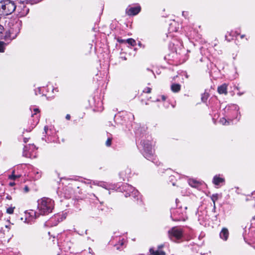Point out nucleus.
<instances>
[{
	"label": "nucleus",
	"instance_id": "9b49d317",
	"mask_svg": "<svg viewBox=\"0 0 255 255\" xmlns=\"http://www.w3.org/2000/svg\"><path fill=\"white\" fill-rule=\"evenodd\" d=\"M25 213L28 214L29 216L32 218H36L37 217L36 212L33 210H30L29 212L27 211L25 212Z\"/></svg>",
	"mask_w": 255,
	"mask_h": 255
},
{
	"label": "nucleus",
	"instance_id": "f03ea898",
	"mask_svg": "<svg viewBox=\"0 0 255 255\" xmlns=\"http://www.w3.org/2000/svg\"><path fill=\"white\" fill-rule=\"evenodd\" d=\"M16 5L13 1L4 0L0 1V15H7L15 9Z\"/></svg>",
	"mask_w": 255,
	"mask_h": 255
},
{
	"label": "nucleus",
	"instance_id": "f8f14e48",
	"mask_svg": "<svg viewBox=\"0 0 255 255\" xmlns=\"http://www.w3.org/2000/svg\"><path fill=\"white\" fill-rule=\"evenodd\" d=\"M127 42L131 46H135L136 45L135 41L132 38H128L126 40Z\"/></svg>",
	"mask_w": 255,
	"mask_h": 255
},
{
	"label": "nucleus",
	"instance_id": "423d86ee",
	"mask_svg": "<svg viewBox=\"0 0 255 255\" xmlns=\"http://www.w3.org/2000/svg\"><path fill=\"white\" fill-rule=\"evenodd\" d=\"M228 230L226 228H223L220 233V238L224 241H227L229 237Z\"/></svg>",
	"mask_w": 255,
	"mask_h": 255
},
{
	"label": "nucleus",
	"instance_id": "a211bd4d",
	"mask_svg": "<svg viewBox=\"0 0 255 255\" xmlns=\"http://www.w3.org/2000/svg\"><path fill=\"white\" fill-rule=\"evenodd\" d=\"M4 42H0V52H4Z\"/></svg>",
	"mask_w": 255,
	"mask_h": 255
},
{
	"label": "nucleus",
	"instance_id": "39448f33",
	"mask_svg": "<svg viewBox=\"0 0 255 255\" xmlns=\"http://www.w3.org/2000/svg\"><path fill=\"white\" fill-rule=\"evenodd\" d=\"M140 11V7L136 6L130 7L127 10V13L129 15H134L137 14Z\"/></svg>",
	"mask_w": 255,
	"mask_h": 255
},
{
	"label": "nucleus",
	"instance_id": "412c9836",
	"mask_svg": "<svg viewBox=\"0 0 255 255\" xmlns=\"http://www.w3.org/2000/svg\"><path fill=\"white\" fill-rule=\"evenodd\" d=\"M34 112H35L34 114H36L37 113H39V110L38 109H35L34 110Z\"/></svg>",
	"mask_w": 255,
	"mask_h": 255
},
{
	"label": "nucleus",
	"instance_id": "cd10ccee",
	"mask_svg": "<svg viewBox=\"0 0 255 255\" xmlns=\"http://www.w3.org/2000/svg\"><path fill=\"white\" fill-rule=\"evenodd\" d=\"M162 246H159V248H162Z\"/></svg>",
	"mask_w": 255,
	"mask_h": 255
},
{
	"label": "nucleus",
	"instance_id": "2eb2a0df",
	"mask_svg": "<svg viewBox=\"0 0 255 255\" xmlns=\"http://www.w3.org/2000/svg\"><path fill=\"white\" fill-rule=\"evenodd\" d=\"M197 182L193 180H189V184L192 187H195Z\"/></svg>",
	"mask_w": 255,
	"mask_h": 255
},
{
	"label": "nucleus",
	"instance_id": "9d476101",
	"mask_svg": "<svg viewBox=\"0 0 255 255\" xmlns=\"http://www.w3.org/2000/svg\"><path fill=\"white\" fill-rule=\"evenodd\" d=\"M224 182V179L222 178L215 176L213 178V183L215 185H219L220 183Z\"/></svg>",
	"mask_w": 255,
	"mask_h": 255
},
{
	"label": "nucleus",
	"instance_id": "aec40b11",
	"mask_svg": "<svg viewBox=\"0 0 255 255\" xmlns=\"http://www.w3.org/2000/svg\"><path fill=\"white\" fill-rule=\"evenodd\" d=\"M144 92L147 93H150L151 92V89L150 88H146Z\"/></svg>",
	"mask_w": 255,
	"mask_h": 255
},
{
	"label": "nucleus",
	"instance_id": "393cba45",
	"mask_svg": "<svg viewBox=\"0 0 255 255\" xmlns=\"http://www.w3.org/2000/svg\"><path fill=\"white\" fill-rule=\"evenodd\" d=\"M24 190H25L26 192H28V191L29 189H28V187H27V186H25V187H24Z\"/></svg>",
	"mask_w": 255,
	"mask_h": 255
},
{
	"label": "nucleus",
	"instance_id": "4468645a",
	"mask_svg": "<svg viewBox=\"0 0 255 255\" xmlns=\"http://www.w3.org/2000/svg\"><path fill=\"white\" fill-rule=\"evenodd\" d=\"M20 175H15L14 174V171L12 172V174L9 176V178L12 180H15L16 178H18Z\"/></svg>",
	"mask_w": 255,
	"mask_h": 255
},
{
	"label": "nucleus",
	"instance_id": "dca6fc26",
	"mask_svg": "<svg viewBox=\"0 0 255 255\" xmlns=\"http://www.w3.org/2000/svg\"><path fill=\"white\" fill-rule=\"evenodd\" d=\"M14 207H9L6 209V213L11 214L13 213Z\"/></svg>",
	"mask_w": 255,
	"mask_h": 255
},
{
	"label": "nucleus",
	"instance_id": "bb28decb",
	"mask_svg": "<svg viewBox=\"0 0 255 255\" xmlns=\"http://www.w3.org/2000/svg\"><path fill=\"white\" fill-rule=\"evenodd\" d=\"M243 37H244V35H242V36H241V38H243Z\"/></svg>",
	"mask_w": 255,
	"mask_h": 255
},
{
	"label": "nucleus",
	"instance_id": "7ed1b4c3",
	"mask_svg": "<svg viewBox=\"0 0 255 255\" xmlns=\"http://www.w3.org/2000/svg\"><path fill=\"white\" fill-rule=\"evenodd\" d=\"M168 234L169 238L171 240H173V238L176 240H179L182 237L183 231L180 228L177 227H174L168 231Z\"/></svg>",
	"mask_w": 255,
	"mask_h": 255
},
{
	"label": "nucleus",
	"instance_id": "0eeeda50",
	"mask_svg": "<svg viewBox=\"0 0 255 255\" xmlns=\"http://www.w3.org/2000/svg\"><path fill=\"white\" fill-rule=\"evenodd\" d=\"M227 87L228 85L226 84H224L221 86L218 87V92L220 94H227Z\"/></svg>",
	"mask_w": 255,
	"mask_h": 255
},
{
	"label": "nucleus",
	"instance_id": "a878e982",
	"mask_svg": "<svg viewBox=\"0 0 255 255\" xmlns=\"http://www.w3.org/2000/svg\"><path fill=\"white\" fill-rule=\"evenodd\" d=\"M47 129H48V128H47V127H44V130H45V131H46V130H47Z\"/></svg>",
	"mask_w": 255,
	"mask_h": 255
},
{
	"label": "nucleus",
	"instance_id": "f257e3e1",
	"mask_svg": "<svg viewBox=\"0 0 255 255\" xmlns=\"http://www.w3.org/2000/svg\"><path fill=\"white\" fill-rule=\"evenodd\" d=\"M53 201L48 198H43L38 201V208L40 214H47L52 212L53 208Z\"/></svg>",
	"mask_w": 255,
	"mask_h": 255
},
{
	"label": "nucleus",
	"instance_id": "6ab92c4d",
	"mask_svg": "<svg viewBox=\"0 0 255 255\" xmlns=\"http://www.w3.org/2000/svg\"><path fill=\"white\" fill-rule=\"evenodd\" d=\"M111 143H112L111 139L108 138L106 142V144L107 146H110L111 145Z\"/></svg>",
	"mask_w": 255,
	"mask_h": 255
},
{
	"label": "nucleus",
	"instance_id": "f3484780",
	"mask_svg": "<svg viewBox=\"0 0 255 255\" xmlns=\"http://www.w3.org/2000/svg\"><path fill=\"white\" fill-rule=\"evenodd\" d=\"M220 122L223 125H227V123H229L228 122H227V121L226 120V119L224 118L220 119Z\"/></svg>",
	"mask_w": 255,
	"mask_h": 255
},
{
	"label": "nucleus",
	"instance_id": "20e7f679",
	"mask_svg": "<svg viewBox=\"0 0 255 255\" xmlns=\"http://www.w3.org/2000/svg\"><path fill=\"white\" fill-rule=\"evenodd\" d=\"M142 144L144 150L146 153V157H148L149 156L152 155L153 151L150 142L149 141H144Z\"/></svg>",
	"mask_w": 255,
	"mask_h": 255
},
{
	"label": "nucleus",
	"instance_id": "4be33fe9",
	"mask_svg": "<svg viewBox=\"0 0 255 255\" xmlns=\"http://www.w3.org/2000/svg\"><path fill=\"white\" fill-rule=\"evenodd\" d=\"M66 119L68 120H69L70 119V115L69 114H67L66 116Z\"/></svg>",
	"mask_w": 255,
	"mask_h": 255
},
{
	"label": "nucleus",
	"instance_id": "6e6552de",
	"mask_svg": "<svg viewBox=\"0 0 255 255\" xmlns=\"http://www.w3.org/2000/svg\"><path fill=\"white\" fill-rule=\"evenodd\" d=\"M149 252L152 255H165V253L160 250L154 251L153 249H150Z\"/></svg>",
	"mask_w": 255,
	"mask_h": 255
},
{
	"label": "nucleus",
	"instance_id": "1a4fd4ad",
	"mask_svg": "<svg viewBox=\"0 0 255 255\" xmlns=\"http://www.w3.org/2000/svg\"><path fill=\"white\" fill-rule=\"evenodd\" d=\"M171 89L173 92H178L180 90L181 86L179 84H173L171 86Z\"/></svg>",
	"mask_w": 255,
	"mask_h": 255
},
{
	"label": "nucleus",
	"instance_id": "5701e85b",
	"mask_svg": "<svg viewBox=\"0 0 255 255\" xmlns=\"http://www.w3.org/2000/svg\"><path fill=\"white\" fill-rule=\"evenodd\" d=\"M9 185L10 186H14L15 185V183L14 182H10L9 183Z\"/></svg>",
	"mask_w": 255,
	"mask_h": 255
},
{
	"label": "nucleus",
	"instance_id": "ddd939ff",
	"mask_svg": "<svg viewBox=\"0 0 255 255\" xmlns=\"http://www.w3.org/2000/svg\"><path fill=\"white\" fill-rule=\"evenodd\" d=\"M211 199H212V201L213 202L214 206H215V201H217L218 199V194H216L212 195V196L211 197Z\"/></svg>",
	"mask_w": 255,
	"mask_h": 255
},
{
	"label": "nucleus",
	"instance_id": "b1692460",
	"mask_svg": "<svg viewBox=\"0 0 255 255\" xmlns=\"http://www.w3.org/2000/svg\"><path fill=\"white\" fill-rule=\"evenodd\" d=\"M204 97H205L206 99H207L208 98L207 95L205 94H204V96L202 98V99L203 101Z\"/></svg>",
	"mask_w": 255,
	"mask_h": 255
}]
</instances>
